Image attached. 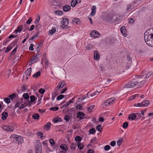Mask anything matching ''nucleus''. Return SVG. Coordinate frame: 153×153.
<instances>
[{"label": "nucleus", "instance_id": "6", "mask_svg": "<svg viewBox=\"0 0 153 153\" xmlns=\"http://www.w3.org/2000/svg\"><path fill=\"white\" fill-rule=\"evenodd\" d=\"M36 153H42V145L41 143L39 140H37L36 143Z\"/></svg>", "mask_w": 153, "mask_h": 153}, {"label": "nucleus", "instance_id": "25", "mask_svg": "<svg viewBox=\"0 0 153 153\" xmlns=\"http://www.w3.org/2000/svg\"><path fill=\"white\" fill-rule=\"evenodd\" d=\"M143 107H146L148 106L149 104V100H146L142 102Z\"/></svg>", "mask_w": 153, "mask_h": 153}, {"label": "nucleus", "instance_id": "15", "mask_svg": "<svg viewBox=\"0 0 153 153\" xmlns=\"http://www.w3.org/2000/svg\"><path fill=\"white\" fill-rule=\"evenodd\" d=\"M120 31L121 33L123 35L125 36H127V34L126 32V29L125 27L122 26L120 28Z\"/></svg>", "mask_w": 153, "mask_h": 153}, {"label": "nucleus", "instance_id": "17", "mask_svg": "<svg viewBox=\"0 0 153 153\" xmlns=\"http://www.w3.org/2000/svg\"><path fill=\"white\" fill-rule=\"evenodd\" d=\"M72 22L74 24L75 23L78 25H80L81 22L80 20L79 19L76 18H75L73 19Z\"/></svg>", "mask_w": 153, "mask_h": 153}, {"label": "nucleus", "instance_id": "45", "mask_svg": "<svg viewBox=\"0 0 153 153\" xmlns=\"http://www.w3.org/2000/svg\"><path fill=\"white\" fill-rule=\"evenodd\" d=\"M153 74V72H148L147 74H146V78H149L151 75H152Z\"/></svg>", "mask_w": 153, "mask_h": 153}, {"label": "nucleus", "instance_id": "3", "mask_svg": "<svg viewBox=\"0 0 153 153\" xmlns=\"http://www.w3.org/2000/svg\"><path fill=\"white\" fill-rule=\"evenodd\" d=\"M26 99H21L19 101L16 103L14 106L15 108H19V109H21L27 106L28 105L27 103L29 102L28 101H26Z\"/></svg>", "mask_w": 153, "mask_h": 153}, {"label": "nucleus", "instance_id": "52", "mask_svg": "<svg viewBox=\"0 0 153 153\" xmlns=\"http://www.w3.org/2000/svg\"><path fill=\"white\" fill-rule=\"evenodd\" d=\"M4 101L7 103H9L10 102V100L8 98H5L4 99Z\"/></svg>", "mask_w": 153, "mask_h": 153}, {"label": "nucleus", "instance_id": "7", "mask_svg": "<svg viewBox=\"0 0 153 153\" xmlns=\"http://www.w3.org/2000/svg\"><path fill=\"white\" fill-rule=\"evenodd\" d=\"M62 25H61L60 27L62 28L67 26L69 23V21L68 19L63 18L61 21Z\"/></svg>", "mask_w": 153, "mask_h": 153}, {"label": "nucleus", "instance_id": "56", "mask_svg": "<svg viewBox=\"0 0 153 153\" xmlns=\"http://www.w3.org/2000/svg\"><path fill=\"white\" fill-rule=\"evenodd\" d=\"M39 92L42 94H43L45 91V90L42 88H41L39 90Z\"/></svg>", "mask_w": 153, "mask_h": 153}, {"label": "nucleus", "instance_id": "30", "mask_svg": "<svg viewBox=\"0 0 153 153\" xmlns=\"http://www.w3.org/2000/svg\"><path fill=\"white\" fill-rule=\"evenodd\" d=\"M77 3V0H72L71 1V5L73 7H75Z\"/></svg>", "mask_w": 153, "mask_h": 153}, {"label": "nucleus", "instance_id": "22", "mask_svg": "<svg viewBox=\"0 0 153 153\" xmlns=\"http://www.w3.org/2000/svg\"><path fill=\"white\" fill-rule=\"evenodd\" d=\"M60 148L62 150L66 151L68 149L67 146L65 144H62L60 146Z\"/></svg>", "mask_w": 153, "mask_h": 153}, {"label": "nucleus", "instance_id": "47", "mask_svg": "<svg viewBox=\"0 0 153 153\" xmlns=\"http://www.w3.org/2000/svg\"><path fill=\"white\" fill-rule=\"evenodd\" d=\"M59 107H51L50 108V109L52 110L53 111H56L58 110Z\"/></svg>", "mask_w": 153, "mask_h": 153}, {"label": "nucleus", "instance_id": "27", "mask_svg": "<svg viewBox=\"0 0 153 153\" xmlns=\"http://www.w3.org/2000/svg\"><path fill=\"white\" fill-rule=\"evenodd\" d=\"M8 116V114L7 113L4 112L2 114L1 117L3 120H4L6 119Z\"/></svg>", "mask_w": 153, "mask_h": 153}, {"label": "nucleus", "instance_id": "19", "mask_svg": "<svg viewBox=\"0 0 153 153\" xmlns=\"http://www.w3.org/2000/svg\"><path fill=\"white\" fill-rule=\"evenodd\" d=\"M100 92L98 91H96L93 92H90L88 93L87 95H89L91 97H93L97 94V93L99 94Z\"/></svg>", "mask_w": 153, "mask_h": 153}, {"label": "nucleus", "instance_id": "48", "mask_svg": "<svg viewBox=\"0 0 153 153\" xmlns=\"http://www.w3.org/2000/svg\"><path fill=\"white\" fill-rule=\"evenodd\" d=\"M16 97V95L15 94L13 93L12 94L9 96V97L11 100H13Z\"/></svg>", "mask_w": 153, "mask_h": 153}, {"label": "nucleus", "instance_id": "21", "mask_svg": "<svg viewBox=\"0 0 153 153\" xmlns=\"http://www.w3.org/2000/svg\"><path fill=\"white\" fill-rule=\"evenodd\" d=\"M85 116V114L84 113L82 112H79L77 114V117L80 119H82Z\"/></svg>", "mask_w": 153, "mask_h": 153}, {"label": "nucleus", "instance_id": "5", "mask_svg": "<svg viewBox=\"0 0 153 153\" xmlns=\"http://www.w3.org/2000/svg\"><path fill=\"white\" fill-rule=\"evenodd\" d=\"M11 138L14 139L16 141V143L18 144H21L23 142L24 140L22 137L19 136L17 135L13 134L12 135Z\"/></svg>", "mask_w": 153, "mask_h": 153}, {"label": "nucleus", "instance_id": "59", "mask_svg": "<svg viewBox=\"0 0 153 153\" xmlns=\"http://www.w3.org/2000/svg\"><path fill=\"white\" fill-rule=\"evenodd\" d=\"M110 149V146L109 145H106L104 147V149L106 151Z\"/></svg>", "mask_w": 153, "mask_h": 153}, {"label": "nucleus", "instance_id": "33", "mask_svg": "<svg viewBox=\"0 0 153 153\" xmlns=\"http://www.w3.org/2000/svg\"><path fill=\"white\" fill-rule=\"evenodd\" d=\"M62 119L61 118H56L53 119V121L54 123H57L61 121Z\"/></svg>", "mask_w": 153, "mask_h": 153}, {"label": "nucleus", "instance_id": "57", "mask_svg": "<svg viewBox=\"0 0 153 153\" xmlns=\"http://www.w3.org/2000/svg\"><path fill=\"white\" fill-rule=\"evenodd\" d=\"M74 98H72L71 100L67 102V104L68 105H69L70 104L73 102L74 101Z\"/></svg>", "mask_w": 153, "mask_h": 153}, {"label": "nucleus", "instance_id": "11", "mask_svg": "<svg viewBox=\"0 0 153 153\" xmlns=\"http://www.w3.org/2000/svg\"><path fill=\"white\" fill-rule=\"evenodd\" d=\"M2 128L4 130L9 131H13L14 130L13 127L5 125L2 126Z\"/></svg>", "mask_w": 153, "mask_h": 153}, {"label": "nucleus", "instance_id": "10", "mask_svg": "<svg viewBox=\"0 0 153 153\" xmlns=\"http://www.w3.org/2000/svg\"><path fill=\"white\" fill-rule=\"evenodd\" d=\"M32 71V69L30 68L27 69L24 75V77H25L26 79H27L28 77L30 75Z\"/></svg>", "mask_w": 153, "mask_h": 153}, {"label": "nucleus", "instance_id": "64", "mask_svg": "<svg viewBox=\"0 0 153 153\" xmlns=\"http://www.w3.org/2000/svg\"><path fill=\"white\" fill-rule=\"evenodd\" d=\"M87 153H94V152L92 149H90L88 151Z\"/></svg>", "mask_w": 153, "mask_h": 153}, {"label": "nucleus", "instance_id": "42", "mask_svg": "<svg viewBox=\"0 0 153 153\" xmlns=\"http://www.w3.org/2000/svg\"><path fill=\"white\" fill-rule=\"evenodd\" d=\"M82 139L79 136H77L75 138V140L77 142H80L81 140Z\"/></svg>", "mask_w": 153, "mask_h": 153}, {"label": "nucleus", "instance_id": "37", "mask_svg": "<svg viewBox=\"0 0 153 153\" xmlns=\"http://www.w3.org/2000/svg\"><path fill=\"white\" fill-rule=\"evenodd\" d=\"M49 141L51 146H54L55 145V142L53 139H50L49 140Z\"/></svg>", "mask_w": 153, "mask_h": 153}, {"label": "nucleus", "instance_id": "41", "mask_svg": "<svg viewBox=\"0 0 153 153\" xmlns=\"http://www.w3.org/2000/svg\"><path fill=\"white\" fill-rule=\"evenodd\" d=\"M33 118L35 119H38L39 117V115L38 114H33Z\"/></svg>", "mask_w": 153, "mask_h": 153}, {"label": "nucleus", "instance_id": "16", "mask_svg": "<svg viewBox=\"0 0 153 153\" xmlns=\"http://www.w3.org/2000/svg\"><path fill=\"white\" fill-rule=\"evenodd\" d=\"M96 7L95 6H92L91 10V12L90 14V15L91 16H94L96 14Z\"/></svg>", "mask_w": 153, "mask_h": 153}, {"label": "nucleus", "instance_id": "62", "mask_svg": "<svg viewBox=\"0 0 153 153\" xmlns=\"http://www.w3.org/2000/svg\"><path fill=\"white\" fill-rule=\"evenodd\" d=\"M70 117L68 116H66L65 117V120L67 121H68L69 120Z\"/></svg>", "mask_w": 153, "mask_h": 153}, {"label": "nucleus", "instance_id": "24", "mask_svg": "<svg viewBox=\"0 0 153 153\" xmlns=\"http://www.w3.org/2000/svg\"><path fill=\"white\" fill-rule=\"evenodd\" d=\"M65 84L64 82H60L57 85V88L58 89H61L65 86Z\"/></svg>", "mask_w": 153, "mask_h": 153}, {"label": "nucleus", "instance_id": "34", "mask_svg": "<svg viewBox=\"0 0 153 153\" xmlns=\"http://www.w3.org/2000/svg\"><path fill=\"white\" fill-rule=\"evenodd\" d=\"M37 134L38 137L41 138L42 140H43L45 138V136H43V134L41 132H38Z\"/></svg>", "mask_w": 153, "mask_h": 153}, {"label": "nucleus", "instance_id": "43", "mask_svg": "<svg viewBox=\"0 0 153 153\" xmlns=\"http://www.w3.org/2000/svg\"><path fill=\"white\" fill-rule=\"evenodd\" d=\"M40 20V16L39 15H38L37 16V17L35 21V24H38Z\"/></svg>", "mask_w": 153, "mask_h": 153}, {"label": "nucleus", "instance_id": "39", "mask_svg": "<svg viewBox=\"0 0 153 153\" xmlns=\"http://www.w3.org/2000/svg\"><path fill=\"white\" fill-rule=\"evenodd\" d=\"M134 19L132 18H130L128 19V22L129 24L132 25L134 23Z\"/></svg>", "mask_w": 153, "mask_h": 153}, {"label": "nucleus", "instance_id": "61", "mask_svg": "<svg viewBox=\"0 0 153 153\" xmlns=\"http://www.w3.org/2000/svg\"><path fill=\"white\" fill-rule=\"evenodd\" d=\"M116 145V142L115 141H113L110 143V145L113 146H114Z\"/></svg>", "mask_w": 153, "mask_h": 153}, {"label": "nucleus", "instance_id": "4", "mask_svg": "<svg viewBox=\"0 0 153 153\" xmlns=\"http://www.w3.org/2000/svg\"><path fill=\"white\" fill-rule=\"evenodd\" d=\"M115 99L114 97L108 99L105 101L103 102L102 103V106L103 108H107L109 105H111L114 102Z\"/></svg>", "mask_w": 153, "mask_h": 153}, {"label": "nucleus", "instance_id": "40", "mask_svg": "<svg viewBox=\"0 0 153 153\" xmlns=\"http://www.w3.org/2000/svg\"><path fill=\"white\" fill-rule=\"evenodd\" d=\"M123 138L120 139L118 140L117 141V145L119 146H120L122 142H123Z\"/></svg>", "mask_w": 153, "mask_h": 153}, {"label": "nucleus", "instance_id": "38", "mask_svg": "<svg viewBox=\"0 0 153 153\" xmlns=\"http://www.w3.org/2000/svg\"><path fill=\"white\" fill-rule=\"evenodd\" d=\"M93 48V46L90 45H88L86 47V49L87 50L90 51Z\"/></svg>", "mask_w": 153, "mask_h": 153}, {"label": "nucleus", "instance_id": "18", "mask_svg": "<svg viewBox=\"0 0 153 153\" xmlns=\"http://www.w3.org/2000/svg\"><path fill=\"white\" fill-rule=\"evenodd\" d=\"M23 29V25H20L18 27L17 29L15 31V33L16 34L18 33H20Z\"/></svg>", "mask_w": 153, "mask_h": 153}, {"label": "nucleus", "instance_id": "53", "mask_svg": "<svg viewBox=\"0 0 153 153\" xmlns=\"http://www.w3.org/2000/svg\"><path fill=\"white\" fill-rule=\"evenodd\" d=\"M34 45L33 44H31L29 48V50H30L33 51L34 50V48H33Z\"/></svg>", "mask_w": 153, "mask_h": 153}, {"label": "nucleus", "instance_id": "13", "mask_svg": "<svg viewBox=\"0 0 153 153\" xmlns=\"http://www.w3.org/2000/svg\"><path fill=\"white\" fill-rule=\"evenodd\" d=\"M23 98H22V99H26L25 102L27 101H28V102L27 103V104H28L29 106H30L31 104V103L30 102V101H29V97L28 95V94L27 93H25L23 95Z\"/></svg>", "mask_w": 153, "mask_h": 153}, {"label": "nucleus", "instance_id": "46", "mask_svg": "<svg viewBox=\"0 0 153 153\" xmlns=\"http://www.w3.org/2000/svg\"><path fill=\"white\" fill-rule=\"evenodd\" d=\"M102 128L101 126L100 125H98L96 127V129L99 132L101 131Z\"/></svg>", "mask_w": 153, "mask_h": 153}, {"label": "nucleus", "instance_id": "12", "mask_svg": "<svg viewBox=\"0 0 153 153\" xmlns=\"http://www.w3.org/2000/svg\"><path fill=\"white\" fill-rule=\"evenodd\" d=\"M94 58L96 60H98L100 58V55L97 51L94 52Z\"/></svg>", "mask_w": 153, "mask_h": 153}, {"label": "nucleus", "instance_id": "2", "mask_svg": "<svg viewBox=\"0 0 153 153\" xmlns=\"http://www.w3.org/2000/svg\"><path fill=\"white\" fill-rule=\"evenodd\" d=\"M143 81L137 82L136 81H133L128 82L124 85L125 88H133L136 87L137 88L141 87L144 85Z\"/></svg>", "mask_w": 153, "mask_h": 153}, {"label": "nucleus", "instance_id": "32", "mask_svg": "<svg viewBox=\"0 0 153 153\" xmlns=\"http://www.w3.org/2000/svg\"><path fill=\"white\" fill-rule=\"evenodd\" d=\"M40 74L41 73L40 71H38L36 73H35L33 75V76L34 78H37L39 76H40Z\"/></svg>", "mask_w": 153, "mask_h": 153}, {"label": "nucleus", "instance_id": "14", "mask_svg": "<svg viewBox=\"0 0 153 153\" xmlns=\"http://www.w3.org/2000/svg\"><path fill=\"white\" fill-rule=\"evenodd\" d=\"M136 118V115L135 114L131 113L129 114L128 116V119L130 120H133Z\"/></svg>", "mask_w": 153, "mask_h": 153}, {"label": "nucleus", "instance_id": "51", "mask_svg": "<svg viewBox=\"0 0 153 153\" xmlns=\"http://www.w3.org/2000/svg\"><path fill=\"white\" fill-rule=\"evenodd\" d=\"M64 97V96L63 95L61 94L60 95L58 96L57 97V99L58 100H60L62 99Z\"/></svg>", "mask_w": 153, "mask_h": 153}, {"label": "nucleus", "instance_id": "35", "mask_svg": "<svg viewBox=\"0 0 153 153\" xmlns=\"http://www.w3.org/2000/svg\"><path fill=\"white\" fill-rule=\"evenodd\" d=\"M95 106L94 105H93L90 106L87 108V110L89 112H91L92 110L94 108Z\"/></svg>", "mask_w": 153, "mask_h": 153}, {"label": "nucleus", "instance_id": "49", "mask_svg": "<svg viewBox=\"0 0 153 153\" xmlns=\"http://www.w3.org/2000/svg\"><path fill=\"white\" fill-rule=\"evenodd\" d=\"M128 125V123L127 122H125L123 123V128H126L127 127Z\"/></svg>", "mask_w": 153, "mask_h": 153}, {"label": "nucleus", "instance_id": "8", "mask_svg": "<svg viewBox=\"0 0 153 153\" xmlns=\"http://www.w3.org/2000/svg\"><path fill=\"white\" fill-rule=\"evenodd\" d=\"M90 35L91 37L94 38H98L100 36V34L95 30H93L91 33Z\"/></svg>", "mask_w": 153, "mask_h": 153}, {"label": "nucleus", "instance_id": "60", "mask_svg": "<svg viewBox=\"0 0 153 153\" xmlns=\"http://www.w3.org/2000/svg\"><path fill=\"white\" fill-rule=\"evenodd\" d=\"M32 21V19L31 17L28 20L26 21V23L27 24H30Z\"/></svg>", "mask_w": 153, "mask_h": 153}, {"label": "nucleus", "instance_id": "44", "mask_svg": "<svg viewBox=\"0 0 153 153\" xmlns=\"http://www.w3.org/2000/svg\"><path fill=\"white\" fill-rule=\"evenodd\" d=\"M12 48L10 46H8L7 47L6 50L5 52V53L9 52L12 49Z\"/></svg>", "mask_w": 153, "mask_h": 153}, {"label": "nucleus", "instance_id": "20", "mask_svg": "<svg viewBox=\"0 0 153 153\" xmlns=\"http://www.w3.org/2000/svg\"><path fill=\"white\" fill-rule=\"evenodd\" d=\"M71 8V7L69 5H65L63 7L62 9L65 12H67Z\"/></svg>", "mask_w": 153, "mask_h": 153}, {"label": "nucleus", "instance_id": "58", "mask_svg": "<svg viewBox=\"0 0 153 153\" xmlns=\"http://www.w3.org/2000/svg\"><path fill=\"white\" fill-rule=\"evenodd\" d=\"M30 101L33 102L35 100V97L33 96H31L30 97Z\"/></svg>", "mask_w": 153, "mask_h": 153}, {"label": "nucleus", "instance_id": "50", "mask_svg": "<svg viewBox=\"0 0 153 153\" xmlns=\"http://www.w3.org/2000/svg\"><path fill=\"white\" fill-rule=\"evenodd\" d=\"M76 109H78L79 110H82V106L78 104L76 105Z\"/></svg>", "mask_w": 153, "mask_h": 153}, {"label": "nucleus", "instance_id": "28", "mask_svg": "<svg viewBox=\"0 0 153 153\" xmlns=\"http://www.w3.org/2000/svg\"><path fill=\"white\" fill-rule=\"evenodd\" d=\"M56 31V29L55 28H53L51 30L49 31L48 33L49 35H53Z\"/></svg>", "mask_w": 153, "mask_h": 153}, {"label": "nucleus", "instance_id": "55", "mask_svg": "<svg viewBox=\"0 0 153 153\" xmlns=\"http://www.w3.org/2000/svg\"><path fill=\"white\" fill-rule=\"evenodd\" d=\"M96 131L94 128H91L89 130V133L91 134H93Z\"/></svg>", "mask_w": 153, "mask_h": 153}, {"label": "nucleus", "instance_id": "23", "mask_svg": "<svg viewBox=\"0 0 153 153\" xmlns=\"http://www.w3.org/2000/svg\"><path fill=\"white\" fill-rule=\"evenodd\" d=\"M38 55L36 54V55L33 56L31 59L32 62H33L34 63L36 62L37 61V58L38 57Z\"/></svg>", "mask_w": 153, "mask_h": 153}, {"label": "nucleus", "instance_id": "36", "mask_svg": "<svg viewBox=\"0 0 153 153\" xmlns=\"http://www.w3.org/2000/svg\"><path fill=\"white\" fill-rule=\"evenodd\" d=\"M54 13L56 15L58 16H61L63 14L62 11L61 10H57L56 11H55Z\"/></svg>", "mask_w": 153, "mask_h": 153}, {"label": "nucleus", "instance_id": "54", "mask_svg": "<svg viewBox=\"0 0 153 153\" xmlns=\"http://www.w3.org/2000/svg\"><path fill=\"white\" fill-rule=\"evenodd\" d=\"M76 146L74 143H73L71 146V148L72 149L74 150L76 149Z\"/></svg>", "mask_w": 153, "mask_h": 153}, {"label": "nucleus", "instance_id": "26", "mask_svg": "<svg viewBox=\"0 0 153 153\" xmlns=\"http://www.w3.org/2000/svg\"><path fill=\"white\" fill-rule=\"evenodd\" d=\"M133 5L131 3L130 4L127 6V7L126 8V10L127 11H130L133 8Z\"/></svg>", "mask_w": 153, "mask_h": 153}, {"label": "nucleus", "instance_id": "31", "mask_svg": "<svg viewBox=\"0 0 153 153\" xmlns=\"http://www.w3.org/2000/svg\"><path fill=\"white\" fill-rule=\"evenodd\" d=\"M51 124L50 123L48 122L46 123L45 126V128L46 130H48L50 128Z\"/></svg>", "mask_w": 153, "mask_h": 153}, {"label": "nucleus", "instance_id": "29", "mask_svg": "<svg viewBox=\"0 0 153 153\" xmlns=\"http://www.w3.org/2000/svg\"><path fill=\"white\" fill-rule=\"evenodd\" d=\"M77 145L78 148L80 149H83L84 147V145L83 143L80 142H79L77 143Z\"/></svg>", "mask_w": 153, "mask_h": 153}, {"label": "nucleus", "instance_id": "9", "mask_svg": "<svg viewBox=\"0 0 153 153\" xmlns=\"http://www.w3.org/2000/svg\"><path fill=\"white\" fill-rule=\"evenodd\" d=\"M142 0H134L131 2L133 8H136L141 2Z\"/></svg>", "mask_w": 153, "mask_h": 153}, {"label": "nucleus", "instance_id": "63", "mask_svg": "<svg viewBox=\"0 0 153 153\" xmlns=\"http://www.w3.org/2000/svg\"><path fill=\"white\" fill-rule=\"evenodd\" d=\"M48 142V140H46V141H43L42 142V144L43 146H46L47 145V142Z\"/></svg>", "mask_w": 153, "mask_h": 153}, {"label": "nucleus", "instance_id": "1", "mask_svg": "<svg viewBox=\"0 0 153 153\" xmlns=\"http://www.w3.org/2000/svg\"><path fill=\"white\" fill-rule=\"evenodd\" d=\"M144 39L147 44L151 46L153 42V28H150L145 31Z\"/></svg>", "mask_w": 153, "mask_h": 153}]
</instances>
